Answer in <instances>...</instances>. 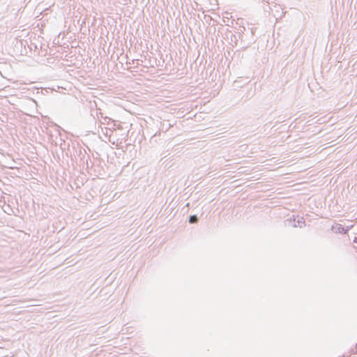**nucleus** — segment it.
Returning <instances> with one entry per match:
<instances>
[{
    "instance_id": "1",
    "label": "nucleus",
    "mask_w": 357,
    "mask_h": 357,
    "mask_svg": "<svg viewBox=\"0 0 357 357\" xmlns=\"http://www.w3.org/2000/svg\"><path fill=\"white\" fill-rule=\"evenodd\" d=\"M73 153L71 154L72 160H75L79 166H86V168L89 167V160L90 157L87 154L85 149L79 146L78 144L73 146Z\"/></svg>"
},
{
    "instance_id": "2",
    "label": "nucleus",
    "mask_w": 357,
    "mask_h": 357,
    "mask_svg": "<svg viewBox=\"0 0 357 357\" xmlns=\"http://www.w3.org/2000/svg\"><path fill=\"white\" fill-rule=\"evenodd\" d=\"M251 33H252V40L248 41V42H245V36H246V35L244 33H240V32L238 33V37L241 39V43H243L242 44V47L243 48L248 47L251 43L255 42V40L253 38V32H252V31H251Z\"/></svg>"
},
{
    "instance_id": "3",
    "label": "nucleus",
    "mask_w": 357,
    "mask_h": 357,
    "mask_svg": "<svg viewBox=\"0 0 357 357\" xmlns=\"http://www.w3.org/2000/svg\"><path fill=\"white\" fill-rule=\"evenodd\" d=\"M352 227H353V225H351L349 227H347V228H344L341 225H339L336 228L335 232L339 233V234H346L349 231V229H351Z\"/></svg>"
},
{
    "instance_id": "4",
    "label": "nucleus",
    "mask_w": 357,
    "mask_h": 357,
    "mask_svg": "<svg viewBox=\"0 0 357 357\" xmlns=\"http://www.w3.org/2000/svg\"><path fill=\"white\" fill-rule=\"evenodd\" d=\"M198 220V217L196 215H192L189 217V222L190 224L197 223Z\"/></svg>"
},
{
    "instance_id": "5",
    "label": "nucleus",
    "mask_w": 357,
    "mask_h": 357,
    "mask_svg": "<svg viewBox=\"0 0 357 357\" xmlns=\"http://www.w3.org/2000/svg\"><path fill=\"white\" fill-rule=\"evenodd\" d=\"M97 116L99 118V116H100L101 118H103L104 119V122H102V123H108L109 121H110V119H109L108 117H103V114L102 112H99V114L97 113Z\"/></svg>"
},
{
    "instance_id": "6",
    "label": "nucleus",
    "mask_w": 357,
    "mask_h": 357,
    "mask_svg": "<svg viewBox=\"0 0 357 357\" xmlns=\"http://www.w3.org/2000/svg\"><path fill=\"white\" fill-rule=\"evenodd\" d=\"M303 225H305V221L303 220V218H301V220H298V226L299 227H302Z\"/></svg>"
},
{
    "instance_id": "7",
    "label": "nucleus",
    "mask_w": 357,
    "mask_h": 357,
    "mask_svg": "<svg viewBox=\"0 0 357 357\" xmlns=\"http://www.w3.org/2000/svg\"><path fill=\"white\" fill-rule=\"evenodd\" d=\"M234 37V40H233V39L231 38V41H233L235 44V45H237V43H238V40L236 38V36H233Z\"/></svg>"
},
{
    "instance_id": "8",
    "label": "nucleus",
    "mask_w": 357,
    "mask_h": 357,
    "mask_svg": "<svg viewBox=\"0 0 357 357\" xmlns=\"http://www.w3.org/2000/svg\"><path fill=\"white\" fill-rule=\"evenodd\" d=\"M238 80L234 81V84H236V86H239V85H238Z\"/></svg>"
},
{
    "instance_id": "9",
    "label": "nucleus",
    "mask_w": 357,
    "mask_h": 357,
    "mask_svg": "<svg viewBox=\"0 0 357 357\" xmlns=\"http://www.w3.org/2000/svg\"><path fill=\"white\" fill-rule=\"evenodd\" d=\"M171 126H172V125L170 123H169L168 126L167 127V130H168Z\"/></svg>"
},
{
    "instance_id": "10",
    "label": "nucleus",
    "mask_w": 357,
    "mask_h": 357,
    "mask_svg": "<svg viewBox=\"0 0 357 357\" xmlns=\"http://www.w3.org/2000/svg\"><path fill=\"white\" fill-rule=\"evenodd\" d=\"M354 242L357 243V238H355Z\"/></svg>"
}]
</instances>
